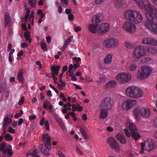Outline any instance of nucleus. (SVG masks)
I'll use <instances>...</instances> for the list:
<instances>
[{
	"instance_id": "412c9836",
	"label": "nucleus",
	"mask_w": 157,
	"mask_h": 157,
	"mask_svg": "<svg viewBox=\"0 0 157 157\" xmlns=\"http://www.w3.org/2000/svg\"><path fill=\"white\" fill-rule=\"evenodd\" d=\"M116 137L121 143L122 144H126L127 142L126 139L124 135L119 133L116 136Z\"/></svg>"
},
{
	"instance_id": "c85d7f7f",
	"label": "nucleus",
	"mask_w": 157,
	"mask_h": 157,
	"mask_svg": "<svg viewBox=\"0 0 157 157\" xmlns=\"http://www.w3.org/2000/svg\"><path fill=\"white\" fill-rule=\"evenodd\" d=\"M39 151L37 150H34L31 152L30 151L28 152L26 154L27 156L31 155L33 157H41L38 155Z\"/></svg>"
},
{
	"instance_id": "9d476101",
	"label": "nucleus",
	"mask_w": 157,
	"mask_h": 157,
	"mask_svg": "<svg viewBox=\"0 0 157 157\" xmlns=\"http://www.w3.org/2000/svg\"><path fill=\"white\" fill-rule=\"evenodd\" d=\"M157 17H155L152 20H148L149 22L146 21L143 22L144 26L148 30L156 34H157V22L154 21L153 20L156 19L157 20Z\"/></svg>"
},
{
	"instance_id": "4c0bfd02",
	"label": "nucleus",
	"mask_w": 157,
	"mask_h": 157,
	"mask_svg": "<svg viewBox=\"0 0 157 157\" xmlns=\"http://www.w3.org/2000/svg\"><path fill=\"white\" fill-rule=\"evenodd\" d=\"M34 12L33 11H32L30 15L29 20V21L30 22H31V25H33V20H34Z\"/></svg>"
},
{
	"instance_id": "2f4dec72",
	"label": "nucleus",
	"mask_w": 157,
	"mask_h": 157,
	"mask_svg": "<svg viewBox=\"0 0 157 157\" xmlns=\"http://www.w3.org/2000/svg\"><path fill=\"white\" fill-rule=\"evenodd\" d=\"M137 67V66L136 63H131L128 67L129 71H135Z\"/></svg>"
},
{
	"instance_id": "49530a36",
	"label": "nucleus",
	"mask_w": 157,
	"mask_h": 157,
	"mask_svg": "<svg viewBox=\"0 0 157 157\" xmlns=\"http://www.w3.org/2000/svg\"><path fill=\"white\" fill-rule=\"evenodd\" d=\"M85 80L87 82H91L93 81L92 78L87 76H86L85 78Z\"/></svg>"
},
{
	"instance_id": "f03ea898",
	"label": "nucleus",
	"mask_w": 157,
	"mask_h": 157,
	"mask_svg": "<svg viewBox=\"0 0 157 157\" xmlns=\"http://www.w3.org/2000/svg\"><path fill=\"white\" fill-rule=\"evenodd\" d=\"M124 17L127 20L130 21L137 24L141 22L143 16L138 11L132 9L128 10L124 12Z\"/></svg>"
},
{
	"instance_id": "e2e57ef3",
	"label": "nucleus",
	"mask_w": 157,
	"mask_h": 157,
	"mask_svg": "<svg viewBox=\"0 0 157 157\" xmlns=\"http://www.w3.org/2000/svg\"><path fill=\"white\" fill-rule=\"evenodd\" d=\"M57 154L59 157H66L65 155L63 153L60 151H58L57 152Z\"/></svg>"
},
{
	"instance_id": "ea45409f",
	"label": "nucleus",
	"mask_w": 157,
	"mask_h": 157,
	"mask_svg": "<svg viewBox=\"0 0 157 157\" xmlns=\"http://www.w3.org/2000/svg\"><path fill=\"white\" fill-rule=\"evenodd\" d=\"M28 2L32 7H35L36 4V2L35 0H29Z\"/></svg>"
},
{
	"instance_id": "cd10ccee",
	"label": "nucleus",
	"mask_w": 157,
	"mask_h": 157,
	"mask_svg": "<svg viewBox=\"0 0 157 157\" xmlns=\"http://www.w3.org/2000/svg\"><path fill=\"white\" fill-rule=\"evenodd\" d=\"M82 107H81L78 104L72 105V110L73 111H80L82 110Z\"/></svg>"
},
{
	"instance_id": "4d7b16f0",
	"label": "nucleus",
	"mask_w": 157,
	"mask_h": 157,
	"mask_svg": "<svg viewBox=\"0 0 157 157\" xmlns=\"http://www.w3.org/2000/svg\"><path fill=\"white\" fill-rule=\"evenodd\" d=\"M104 0H95V2L96 4L100 5L102 3Z\"/></svg>"
},
{
	"instance_id": "bf43d9fd",
	"label": "nucleus",
	"mask_w": 157,
	"mask_h": 157,
	"mask_svg": "<svg viewBox=\"0 0 157 157\" xmlns=\"http://www.w3.org/2000/svg\"><path fill=\"white\" fill-rule=\"evenodd\" d=\"M59 125L62 130H65V127L63 122L59 124Z\"/></svg>"
},
{
	"instance_id": "a18cd8bd",
	"label": "nucleus",
	"mask_w": 157,
	"mask_h": 157,
	"mask_svg": "<svg viewBox=\"0 0 157 157\" xmlns=\"http://www.w3.org/2000/svg\"><path fill=\"white\" fill-rule=\"evenodd\" d=\"M124 44L125 47L128 48L130 49L132 47L131 44L129 41H125L124 42Z\"/></svg>"
},
{
	"instance_id": "58836bf2",
	"label": "nucleus",
	"mask_w": 157,
	"mask_h": 157,
	"mask_svg": "<svg viewBox=\"0 0 157 157\" xmlns=\"http://www.w3.org/2000/svg\"><path fill=\"white\" fill-rule=\"evenodd\" d=\"M4 153H7L8 154V157H10L12 155L13 153L11 149L10 148H6L5 149L4 151Z\"/></svg>"
},
{
	"instance_id": "aec40b11",
	"label": "nucleus",
	"mask_w": 157,
	"mask_h": 157,
	"mask_svg": "<svg viewBox=\"0 0 157 157\" xmlns=\"http://www.w3.org/2000/svg\"><path fill=\"white\" fill-rule=\"evenodd\" d=\"M126 125L127 127L129 129L131 132L137 131V129L135 125L129 120L127 121L126 123Z\"/></svg>"
},
{
	"instance_id": "39448f33",
	"label": "nucleus",
	"mask_w": 157,
	"mask_h": 157,
	"mask_svg": "<svg viewBox=\"0 0 157 157\" xmlns=\"http://www.w3.org/2000/svg\"><path fill=\"white\" fill-rule=\"evenodd\" d=\"M142 148L140 151L141 154L144 152V150L149 152L155 149L157 144L155 141L152 139H149L144 140L141 144Z\"/></svg>"
},
{
	"instance_id": "a211bd4d",
	"label": "nucleus",
	"mask_w": 157,
	"mask_h": 157,
	"mask_svg": "<svg viewBox=\"0 0 157 157\" xmlns=\"http://www.w3.org/2000/svg\"><path fill=\"white\" fill-rule=\"evenodd\" d=\"M12 122V119L9 117L8 115L4 116L3 120L2 128L5 130L7 127L8 125L11 124Z\"/></svg>"
},
{
	"instance_id": "f257e3e1",
	"label": "nucleus",
	"mask_w": 157,
	"mask_h": 157,
	"mask_svg": "<svg viewBox=\"0 0 157 157\" xmlns=\"http://www.w3.org/2000/svg\"><path fill=\"white\" fill-rule=\"evenodd\" d=\"M141 9H145V14L147 19H153L157 16V9L149 2L148 0H145L148 4H145L144 0H132Z\"/></svg>"
},
{
	"instance_id": "9b49d317",
	"label": "nucleus",
	"mask_w": 157,
	"mask_h": 157,
	"mask_svg": "<svg viewBox=\"0 0 157 157\" xmlns=\"http://www.w3.org/2000/svg\"><path fill=\"white\" fill-rule=\"evenodd\" d=\"M146 54L145 51L143 46H139L136 47L132 53V56L135 59H139Z\"/></svg>"
},
{
	"instance_id": "de8ad7c7",
	"label": "nucleus",
	"mask_w": 157,
	"mask_h": 157,
	"mask_svg": "<svg viewBox=\"0 0 157 157\" xmlns=\"http://www.w3.org/2000/svg\"><path fill=\"white\" fill-rule=\"evenodd\" d=\"M8 131L9 133L12 134H14L15 132V130L11 127H9L8 128Z\"/></svg>"
},
{
	"instance_id": "864d4df0",
	"label": "nucleus",
	"mask_w": 157,
	"mask_h": 157,
	"mask_svg": "<svg viewBox=\"0 0 157 157\" xmlns=\"http://www.w3.org/2000/svg\"><path fill=\"white\" fill-rule=\"evenodd\" d=\"M5 147V143H2L0 147V150L1 151H4Z\"/></svg>"
},
{
	"instance_id": "13d9d810",
	"label": "nucleus",
	"mask_w": 157,
	"mask_h": 157,
	"mask_svg": "<svg viewBox=\"0 0 157 157\" xmlns=\"http://www.w3.org/2000/svg\"><path fill=\"white\" fill-rule=\"evenodd\" d=\"M114 2L117 4L120 5L122 4L123 0H114Z\"/></svg>"
},
{
	"instance_id": "7ed1b4c3",
	"label": "nucleus",
	"mask_w": 157,
	"mask_h": 157,
	"mask_svg": "<svg viewBox=\"0 0 157 157\" xmlns=\"http://www.w3.org/2000/svg\"><path fill=\"white\" fill-rule=\"evenodd\" d=\"M143 94L141 88L135 86L128 87L125 90L126 96L132 98H139L142 97Z\"/></svg>"
},
{
	"instance_id": "72a5a7b5",
	"label": "nucleus",
	"mask_w": 157,
	"mask_h": 157,
	"mask_svg": "<svg viewBox=\"0 0 157 157\" xmlns=\"http://www.w3.org/2000/svg\"><path fill=\"white\" fill-rule=\"evenodd\" d=\"M80 131L82 135L85 139H87L88 138V136L87 135L85 130L84 129L82 128H80Z\"/></svg>"
},
{
	"instance_id": "ddd939ff",
	"label": "nucleus",
	"mask_w": 157,
	"mask_h": 157,
	"mask_svg": "<svg viewBox=\"0 0 157 157\" xmlns=\"http://www.w3.org/2000/svg\"><path fill=\"white\" fill-rule=\"evenodd\" d=\"M137 103L136 100L128 99L123 102L122 108L123 110L128 111L136 106Z\"/></svg>"
},
{
	"instance_id": "a19ab883",
	"label": "nucleus",
	"mask_w": 157,
	"mask_h": 157,
	"mask_svg": "<svg viewBox=\"0 0 157 157\" xmlns=\"http://www.w3.org/2000/svg\"><path fill=\"white\" fill-rule=\"evenodd\" d=\"M30 12V10L29 8H27L26 10V14L25 17V21L26 22H27L28 20V17H29V13Z\"/></svg>"
},
{
	"instance_id": "bb28decb",
	"label": "nucleus",
	"mask_w": 157,
	"mask_h": 157,
	"mask_svg": "<svg viewBox=\"0 0 157 157\" xmlns=\"http://www.w3.org/2000/svg\"><path fill=\"white\" fill-rule=\"evenodd\" d=\"M147 51L154 54H157V48L155 47L148 46L147 48Z\"/></svg>"
},
{
	"instance_id": "a878e982",
	"label": "nucleus",
	"mask_w": 157,
	"mask_h": 157,
	"mask_svg": "<svg viewBox=\"0 0 157 157\" xmlns=\"http://www.w3.org/2000/svg\"><path fill=\"white\" fill-rule=\"evenodd\" d=\"M112 55L111 54H108L107 55L104 59V62L107 64L111 63L112 60Z\"/></svg>"
},
{
	"instance_id": "7c9ffc66",
	"label": "nucleus",
	"mask_w": 157,
	"mask_h": 157,
	"mask_svg": "<svg viewBox=\"0 0 157 157\" xmlns=\"http://www.w3.org/2000/svg\"><path fill=\"white\" fill-rule=\"evenodd\" d=\"M131 136L132 138L135 139V140H138L140 137V136L136 131L132 132H131Z\"/></svg>"
},
{
	"instance_id": "f704fd0d",
	"label": "nucleus",
	"mask_w": 157,
	"mask_h": 157,
	"mask_svg": "<svg viewBox=\"0 0 157 157\" xmlns=\"http://www.w3.org/2000/svg\"><path fill=\"white\" fill-rule=\"evenodd\" d=\"M73 69V64H71L69 66V70L68 72L69 73V76L71 77L75 75L74 72L72 71Z\"/></svg>"
},
{
	"instance_id": "2eb2a0df",
	"label": "nucleus",
	"mask_w": 157,
	"mask_h": 157,
	"mask_svg": "<svg viewBox=\"0 0 157 157\" xmlns=\"http://www.w3.org/2000/svg\"><path fill=\"white\" fill-rule=\"evenodd\" d=\"M108 143L111 148L117 152L120 151V148L119 144L115 139L112 137H109L107 139Z\"/></svg>"
},
{
	"instance_id": "8fccbe9b",
	"label": "nucleus",
	"mask_w": 157,
	"mask_h": 157,
	"mask_svg": "<svg viewBox=\"0 0 157 157\" xmlns=\"http://www.w3.org/2000/svg\"><path fill=\"white\" fill-rule=\"evenodd\" d=\"M76 152L78 153V154L80 155H83V154L82 152L80 151L78 147V146H76Z\"/></svg>"
},
{
	"instance_id": "79ce46f5",
	"label": "nucleus",
	"mask_w": 157,
	"mask_h": 157,
	"mask_svg": "<svg viewBox=\"0 0 157 157\" xmlns=\"http://www.w3.org/2000/svg\"><path fill=\"white\" fill-rule=\"evenodd\" d=\"M106 78L104 76H101L99 77V80L97 82L99 83H102L105 81Z\"/></svg>"
},
{
	"instance_id": "1a4fd4ad",
	"label": "nucleus",
	"mask_w": 157,
	"mask_h": 157,
	"mask_svg": "<svg viewBox=\"0 0 157 157\" xmlns=\"http://www.w3.org/2000/svg\"><path fill=\"white\" fill-rule=\"evenodd\" d=\"M131 75L128 73L121 72L119 73L115 78L116 80L122 83H125L132 79Z\"/></svg>"
},
{
	"instance_id": "69168bd1",
	"label": "nucleus",
	"mask_w": 157,
	"mask_h": 157,
	"mask_svg": "<svg viewBox=\"0 0 157 157\" xmlns=\"http://www.w3.org/2000/svg\"><path fill=\"white\" fill-rule=\"evenodd\" d=\"M45 118L44 117H43L42 118V119L40 121V124L41 126H43L44 124H45Z\"/></svg>"
},
{
	"instance_id": "473e14b6",
	"label": "nucleus",
	"mask_w": 157,
	"mask_h": 157,
	"mask_svg": "<svg viewBox=\"0 0 157 157\" xmlns=\"http://www.w3.org/2000/svg\"><path fill=\"white\" fill-rule=\"evenodd\" d=\"M71 37H70L66 41L62 48V51L63 52L67 48V45H68L69 43L71 42Z\"/></svg>"
},
{
	"instance_id": "423d86ee",
	"label": "nucleus",
	"mask_w": 157,
	"mask_h": 157,
	"mask_svg": "<svg viewBox=\"0 0 157 157\" xmlns=\"http://www.w3.org/2000/svg\"><path fill=\"white\" fill-rule=\"evenodd\" d=\"M134 115L138 119L140 116L144 118H148L151 114V111L149 109H146L139 106L136 107L133 111Z\"/></svg>"
},
{
	"instance_id": "5701e85b",
	"label": "nucleus",
	"mask_w": 157,
	"mask_h": 157,
	"mask_svg": "<svg viewBox=\"0 0 157 157\" xmlns=\"http://www.w3.org/2000/svg\"><path fill=\"white\" fill-rule=\"evenodd\" d=\"M106 109L104 108H101L99 117L101 119H104L107 117L108 113Z\"/></svg>"
},
{
	"instance_id": "4be33fe9",
	"label": "nucleus",
	"mask_w": 157,
	"mask_h": 157,
	"mask_svg": "<svg viewBox=\"0 0 157 157\" xmlns=\"http://www.w3.org/2000/svg\"><path fill=\"white\" fill-rule=\"evenodd\" d=\"M11 17L10 14L8 12H6L5 14V23L6 26H9L11 22Z\"/></svg>"
},
{
	"instance_id": "4468645a",
	"label": "nucleus",
	"mask_w": 157,
	"mask_h": 157,
	"mask_svg": "<svg viewBox=\"0 0 157 157\" xmlns=\"http://www.w3.org/2000/svg\"><path fill=\"white\" fill-rule=\"evenodd\" d=\"M114 104L113 100L110 98H106L101 102L100 105L101 108H104L108 110L111 109Z\"/></svg>"
},
{
	"instance_id": "dca6fc26",
	"label": "nucleus",
	"mask_w": 157,
	"mask_h": 157,
	"mask_svg": "<svg viewBox=\"0 0 157 157\" xmlns=\"http://www.w3.org/2000/svg\"><path fill=\"white\" fill-rule=\"evenodd\" d=\"M109 29V25L107 23L101 24L98 29V34L100 35L104 34L107 33Z\"/></svg>"
},
{
	"instance_id": "f8f14e48",
	"label": "nucleus",
	"mask_w": 157,
	"mask_h": 157,
	"mask_svg": "<svg viewBox=\"0 0 157 157\" xmlns=\"http://www.w3.org/2000/svg\"><path fill=\"white\" fill-rule=\"evenodd\" d=\"M122 28L126 32L129 33H134L136 30V26L133 23L127 21L124 23L122 26Z\"/></svg>"
},
{
	"instance_id": "052dcab7",
	"label": "nucleus",
	"mask_w": 157,
	"mask_h": 157,
	"mask_svg": "<svg viewBox=\"0 0 157 157\" xmlns=\"http://www.w3.org/2000/svg\"><path fill=\"white\" fill-rule=\"evenodd\" d=\"M44 103L43 105V106L44 109H46L47 108V105L48 104V102L46 100H44Z\"/></svg>"
},
{
	"instance_id": "0eeeda50",
	"label": "nucleus",
	"mask_w": 157,
	"mask_h": 157,
	"mask_svg": "<svg viewBox=\"0 0 157 157\" xmlns=\"http://www.w3.org/2000/svg\"><path fill=\"white\" fill-rule=\"evenodd\" d=\"M119 40L115 37H110L105 39L102 42V46L105 48H117L119 46Z\"/></svg>"
},
{
	"instance_id": "680f3d73",
	"label": "nucleus",
	"mask_w": 157,
	"mask_h": 157,
	"mask_svg": "<svg viewBox=\"0 0 157 157\" xmlns=\"http://www.w3.org/2000/svg\"><path fill=\"white\" fill-rule=\"evenodd\" d=\"M124 131L125 132L126 135L128 137H129L131 136V134H130L129 132L127 129H124Z\"/></svg>"
},
{
	"instance_id": "37998d69",
	"label": "nucleus",
	"mask_w": 157,
	"mask_h": 157,
	"mask_svg": "<svg viewBox=\"0 0 157 157\" xmlns=\"http://www.w3.org/2000/svg\"><path fill=\"white\" fill-rule=\"evenodd\" d=\"M5 138L6 140L11 141L13 140V137L9 133L6 134L5 136Z\"/></svg>"
},
{
	"instance_id": "09e8293b",
	"label": "nucleus",
	"mask_w": 157,
	"mask_h": 157,
	"mask_svg": "<svg viewBox=\"0 0 157 157\" xmlns=\"http://www.w3.org/2000/svg\"><path fill=\"white\" fill-rule=\"evenodd\" d=\"M68 19L70 21H73L74 19L73 14L72 13H69L68 15Z\"/></svg>"
},
{
	"instance_id": "5fc2aeb1",
	"label": "nucleus",
	"mask_w": 157,
	"mask_h": 157,
	"mask_svg": "<svg viewBox=\"0 0 157 157\" xmlns=\"http://www.w3.org/2000/svg\"><path fill=\"white\" fill-rule=\"evenodd\" d=\"M153 126L157 128V116L155 117L153 122Z\"/></svg>"
},
{
	"instance_id": "c756f323",
	"label": "nucleus",
	"mask_w": 157,
	"mask_h": 157,
	"mask_svg": "<svg viewBox=\"0 0 157 157\" xmlns=\"http://www.w3.org/2000/svg\"><path fill=\"white\" fill-rule=\"evenodd\" d=\"M116 85V82L115 81L112 80L109 81L105 85V87L107 88H111L115 86Z\"/></svg>"
},
{
	"instance_id": "f3484780",
	"label": "nucleus",
	"mask_w": 157,
	"mask_h": 157,
	"mask_svg": "<svg viewBox=\"0 0 157 157\" xmlns=\"http://www.w3.org/2000/svg\"><path fill=\"white\" fill-rule=\"evenodd\" d=\"M142 42L145 44H149L157 46V40L151 37L144 38Z\"/></svg>"
},
{
	"instance_id": "c9c22d12",
	"label": "nucleus",
	"mask_w": 157,
	"mask_h": 157,
	"mask_svg": "<svg viewBox=\"0 0 157 157\" xmlns=\"http://www.w3.org/2000/svg\"><path fill=\"white\" fill-rule=\"evenodd\" d=\"M17 78L20 82H22L24 80V77L23 76V73L21 72H20L18 74Z\"/></svg>"
},
{
	"instance_id": "b1692460",
	"label": "nucleus",
	"mask_w": 157,
	"mask_h": 157,
	"mask_svg": "<svg viewBox=\"0 0 157 157\" xmlns=\"http://www.w3.org/2000/svg\"><path fill=\"white\" fill-rule=\"evenodd\" d=\"M60 68L59 65H54L52 66L51 68V71L52 75H57L58 74V71Z\"/></svg>"
},
{
	"instance_id": "603ef678",
	"label": "nucleus",
	"mask_w": 157,
	"mask_h": 157,
	"mask_svg": "<svg viewBox=\"0 0 157 157\" xmlns=\"http://www.w3.org/2000/svg\"><path fill=\"white\" fill-rule=\"evenodd\" d=\"M150 59V58L148 57L144 58L141 59V61L143 63H146L149 61Z\"/></svg>"
},
{
	"instance_id": "6ab92c4d",
	"label": "nucleus",
	"mask_w": 157,
	"mask_h": 157,
	"mask_svg": "<svg viewBox=\"0 0 157 157\" xmlns=\"http://www.w3.org/2000/svg\"><path fill=\"white\" fill-rule=\"evenodd\" d=\"M103 17L101 14H96L93 17L91 22L94 24H97L102 20Z\"/></svg>"
},
{
	"instance_id": "338daca9",
	"label": "nucleus",
	"mask_w": 157,
	"mask_h": 157,
	"mask_svg": "<svg viewBox=\"0 0 157 157\" xmlns=\"http://www.w3.org/2000/svg\"><path fill=\"white\" fill-rule=\"evenodd\" d=\"M28 46V45L27 42L23 43L21 44V47L22 48H27Z\"/></svg>"
},
{
	"instance_id": "3c124183",
	"label": "nucleus",
	"mask_w": 157,
	"mask_h": 157,
	"mask_svg": "<svg viewBox=\"0 0 157 157\" xmlns=\"http://www.w3.org/2000/svg\"><path fill=\"white\" fill-rule=\"evenodd\" d=\"M24 102V98L23 97H21L20 99L18 102V104L19 105H21Z\"/></svg>"
},
{
	"instance_id": "774afa93",
	"label": "nucleus",
	"mask_w": 157,
	"mask_h": 157,
	"mask_svg": "<svg viewBox=\"0 0 157 157\" xmlns=\"http://www.w3.org/2000/svg\"><path fill=\"white\" fill-rule=\"evenodd\" d=\"M73 60L75 62H78L81 61V59L80 57H75L73 58Z\"/></svg>"
},
{
	"instance_id": "0e129e2a",
	"label": "nucleus",
	"mask_w": 157,
	"mask_h": 157,
	"mask_svg": "<svg viewBox=\"0 0 157 157\" xmlns=\"http://www.w3.org/2000/svg\"><path fill=\"white\" fill-rule=\"evenodd\" d=\"M57 84L58 85V86H59V88H60L62 87H65L66 86V84L64 82H61V84H59V83H57Z\"/></svg>"
},
{
	"instance_id": "c03bdc74",
	"label": "nucleus",
	"mask_w": 157,
	"mask_h": 157,
	"mask_svg": "<svg viewBox=\"0 0 157 157\" xmlns=\"http://www.w3.org/2000/svg\"><path fill=\"white\" fill-rule=\"evenodd\" d=\"M40 46L43 50L46 51L47 50V46L46 44L43 42H41L40 43Z\"/></svg>"
},
{
	"instance_id": "6e6d98bb",
	"label": "nucleus",
	"mask_w": 157,
	"mask_h": 157,
	"mask_svg": "<svg viewBox=\"0 0 157 157\" xmlns=\"http://www.w3.org/2000/svg\"><path fill=\"white\" fill-rule=\"evenodd\" d=\"M44 125L46 128V129L47 130H48L49 129V123L48 121H45Z\"/></svg>"
},
{
	"instance_id": "20e7f679",
	"label": "nucleus",
	"mask_w": 157,
	"mask_h": 157,
	"mask_svg": "<svg viewBox=\"0 0 157 157\" xmlns=\"http://www.w3.org/2000/svg\"><path fill=\"white\" fill-rule=\"evenodd\" d=\"M42 137L43 141L45 146H44L43 144H40L39 146V148L43 154L48 156L50 154L49 151L51 148V144L50 142L51 138L48 133L43 134Z\"/></svg>"
},
{
	"instance_id": "393cba45",
	"label": "nucleus",
	"mask_w": 157,
	"mask_h": 157,
	"mask_svg": "<svg viewBox=\"0 0 157 157\" xmlns=\"http://www.w3.org/2000/svg\"><path fill=\"white\" fill-rule=\"evenodd\" d=\"M98 25H94L92 24H90L88 26V28L90 31L93 33H98V29L97 27Z\"/></svg>"
},
{
	"instance_id": "e433bc0d",
	"label": "nucleus",
	"mask_w": 157,
	"mask_h": 157,
	"mask_svg": "<svg viewBox=\"0 0 157 157\" xmlns=\"http://www.w3.org/2000/svg\"><path fill=\"white\" fill-rule=\"evenodd\" d=\"M54 115L55 120L57 121L58 124L63 122L62 119L60 117H59L58 115L56 113H54Z\"/></svg>"
},
{
	"instance_id": "6e6552de",
	"label": "nucleus",
	"mask_w": 157,
	"mask_h": 157,
	"mask_svg": "<svg viewBox=\"0 0 157 157\" xmlns=\"http://www.w3.org/2000/svg\"><path fill=\"white\" fill-rule=\"evenodd\" d=\"M151 71L152 69L150 67L146 65L143 66L138 71L137 74V76L141 79H145L150 75Z\"/></svg>"
}]
</instances>
